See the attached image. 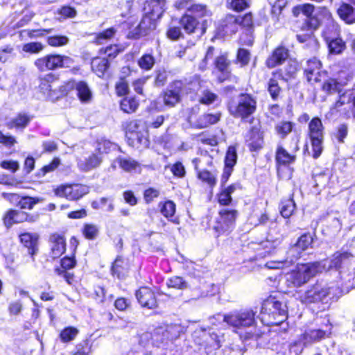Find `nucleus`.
Segmentation results:
<instances>
[{
  "label": "nucleus",
  "instance_id": "f257e3e1",
  "mask_svg": "<svg viewBox=\"0 0 355 355\" xmlns=\"http://www.w3.org/2000/svg\"><path fill=\"white\" fill-rule=\"evenodd\" d=\"M320 266L322 272L334 269L339 272L340 278L347 282H350L352 274L349 272L347 277H344L351 267L354 266L355 256L350 252L340 250L332 254L329 259L318 261Z\"/></svg>",
  "mask_w": 355,
  "mask_h": 355
},
{
  "label": "nucleus",
  "instance_id": "f03ea898",
  "mask_svg": "<svg viewBox=\"0 0 355 355\" xmlns=\"http://www.w3.org/2000/svg\"><path fill=\"white\" fill-rule=\"evenodd\" d=\"M287 316L286 306L276 297L270 296L262 304L261 320L268 326L280 324Z\"/></svg>",
  "mask_w": 355,
  "mask_h": 355
},
{
  "label": "nucleus",
  "instance_id": "7ed1b4c3",
  "mask_svg": "<svg viewBox=\"0 0 355 355\" xmlns=\"http://www.w3.org/2000/svg\"><path fill=\"white\" fill-rule=\"evenodd\" d=\"M255 314L256 313L252 309H242L234 310L224 315H219L218 318L225 320L234 332L241 334L243 330L255 326Z\"/></svg>",
  "mask_w": 355,
  "mask_h": 355
},
{
  "label": "nucleus",
  "instance_id": "20e7f679",
  "mask_svg": "<svg viewBox=\"0 0 355 355\" xmlns=\"http://www.w3.org/2000/svg\"><path fill=\"white\" fill-rule=\"evenodd\" d=\"M227 109L230 114L234 118H240L242 121H245L255 113L257 98L249 94H240L236 98L229 101Z\"/></svg>",
  "mask_w": 355,
  "mask_h": 355
},
{
  "label": "nucleus",
  "instance_id": "39448f33",
  "mask_svg": "<svg viewBox=\"0 0 355 355\" xmlns=\"http://www.w3.org/2000/svg\"><path fill=\"white\" fill-rule=\"evenodd\" d=\"M338 287L330 286L322 282H316L310 286L300 296V301L304 304L327 303L329 300L336 297Z\"/></svg>",
  "mask_w": 355,
  "mask_h": 355
},
{
  "label": "nucleus",
  "instance_id": "423d86ee",
  "mask_svg": "<svg viewBox=\"0 0 355 355\" xmlns=\"http://www.w3.org/2000/svg\"><path fill=\"white\" fill-rule=\"evenodd\" d=\"M196 336L199 338L196 343L200 345V355H215V351L221 347L224 341V335L218 332L214 328L201 329L195 332Z\"/></svg>",
  "mask_w": 355,
  "mask_h": 355
},
{
  "label": "nucleus",
  "instance_id": "0eeeda50",
  "mask_svg": "<svg viewBox=\"0 0 355 355\" xmlns=\"http://www.w3.org/2000/svg\"><path fill=\"white\" fill-rule=\"evenodd\" d=\"M300 149L298 139L295 141V146L288 153L282 146L278 145L275 153V159L278 165L277 173L280 178L289 180L292 177V169L287 167L295 162L296 156L295 153Z\"/></svg>",
  "mask_w": 355,
  "mask_h": 355
},
{
  "label": "nucleus",
  "instance_id": "6e6552de",
  "mask_svg": "<svg viewBox=\"0 0 355 355\" xmlns=\"http://www.w3.org/2000/svg\"><path fill=\"white\" fill-rule=\"evenodd\" d=\"M239 212L235 209L224 207L219 210L211 226L212 230L219 236L222 234H229L235 227Z\"/></svg>",
  "mask_w": 355,
  "mask_h": 355
},
{
  "label": "nucleus",
  "instance_id": "1a4fd4ad",
  "mask_svg": "<svg viewBox=\"0 0 355 355\" xmlns=\"http://www.w3.org/2000/svg\"><path fill=\"white\" fill-rule=\"evenodd\" d=\"M182 331V328L178 324H169L165 327H160L155 329L154 333L151 334L146 332L141 336L140 343L145 346L148 341L151 339L152 345L155 343L161 342L162 343L168 340H173L178 338Z\"/></svg>",
  "mask_w": 355,
  "mask_h": 355
},
{
  "label": "nucleus",
  "instance_id": "9d476101",
  "mask_svg": "<svg viewBox=\"0 0 355 355\" xmlns=\"http://www.w3.org/2000/svg\"><path fill=\"white\" fill-rule=\"evenodd\" d=\"M322 267L318 261L302 264L297 267V270L289 274L287 281L294 287H300L317 274L322 273Z\"/></svg>",
  "mask_w": 355,
  "mask_h": 355
},
{
  "label": "nucleus",
  "instance_id": "9b49d317",
  "mask_svg": "<svg viewBox=\"0 0 355 355\" xmlns=\"http://www.w3.org/2000/svg\"><path fill=\"white\" fill-rule=\"evenodd\" d=\"M308 135L313 150V157H319L323 150L324 126L318 117L313 118L309 123Z\"/></svg>",
  "mask_w": 355,
  "mask_h": 355
},
{
  "label": "nucleus",
  "instance_id": "f8f14e48",
  "mask_svg": "<svg viewBox=\"0 0 355 355\" xmlns=\"http://www.w3.org/2000/svg\"><path fill=\"white\" fill-rule=\"evenodd\" d=\"M126 137L133 147H146L148 144V132L138 121H130L126 128Z\"/></svg>",
  "mask_w": 355,
  "mask_h": 355
},
{
  "label": "nucleus",
  "instance_id": "ddd939ff",
  "mask_svg": "<svg viewBox=\"0 0 355 355\" xmlns=\"http://www.w3.org/2000/svg\"><path fill=\"white\" fill-rule=\"evenodd\" d=\"M73 60L69 56L61 55H48L37 59L35 66L41 71L55 70L60 67H69Z\"/></svg>",
  "mask_w": 355,
  "mask_h": 355
},
{
  "label": "nucleus",
  "instance_id": "4468645a",
  "mask_svg": "<svg viewBox=\"0 0 355 355\" xmlns=\"http://www.w3.org/2000/svg\"><path fill=\"white\" fill-rule=\"evenodd\" d=\"M89 193V188L83 184L61 185L55 189V194L69 200H77Z\"/></svg>",
  "mask_w": 355,
  "mask_h": 355
},
{
  "label": "nucleus",
  "instance_id": "2eb2a0df",
  "mask_svg": "<svg viewBox=\"0 0 355 355\" xmlns=\"http://www.w3.org/2000/svg\"><path fill=\"white\" fill-rule=\"evenodd\" d=\"M337 28L332 25L323 32V37L331 54H340L345 49V44L341 38L337 37Z\"/></svg>",
  "mask_w": 355,
  "mask_h": 355
},
{
  "label": "nucleus",
  "instance_id": "dca6fc26",
  "mask_svg": "<svg viewBox=\"0 0 355 355\" xmlns=\"http://www.w3.org/2000/svg\"><path fill=\"white\" fill-rule=\"evenodd\" d=\"M214 65L216 69L220 73L218 76V80L220 83L225 80H231L234 83L239 81V78L232 74L230 70V62L227 59V55H221L215 59Z\"/></svg>",
  "mask_w": 355,
  "mask_h": 355
},
{
  "label": "nucleus",
  "instance_id": "f3484780",
  "mask_svg": "<svg viewBox=\"0 0 355 355\" xmlns=\"http://www.w3.org/2000/svg\"><path fill=\"white\" fill-rule=\"evenodd\" d=\"M302 253V250L296 244H294L287 251L286 257L284 260L268 261L266 263V266L270 269H279L284 266H288L300 259Z\"/></svg>",
  "mask_w": 355,
  "mask_h": 355
},
{
  "label": "nucleus",
  "instance_id": "a211bd4d",
  "mask_svg": "<svg viewBox=\"0 0 355 355\" xmlns=\"http://www.w3.org/2000/svg\"><path fill=\"white\" fill-rule=\"evenodd\" d=\"M183 86L180 80H175L168 85L164 93V103L166 105L173 107L180 102Z\"/></svg>",
  "mask_w": 355,
  "mask_h": 355
},
{
  "label": "nucleus",
  "instance_id": "6ab92c4d",
  "mask_svg": "<svg viewBox=\"0 0 355 355\" xmlns=\"http://www.w3.org/2000/svg\"><path fill=\"white\" fill-rule=\"evenodd\" d=\"M136 297L142 307L149 309L157 306V302L155 293L148 287H141L136 292Z\"/></svg>",
  "mask_w": 355,
  "mask_h": 355
},
{
  "label": "nucleus",
  "instance_id": "aec40b11",
  "mask_svg": "<svg viewBox=\"0 0 355 355\" xmlns=\"http://www.w3.org/2000/svg\"><path fill=\"white\" fill-rule=\"evenodd\" d=\"M289 56V51L283 45L275 48L271 55L266 60V65L272 69L278 65L282 64Z\"/></svg>",
  "mask_w": 355,
  "mask_h": 355
},
{
  "label": "nucleus",
  "instance_id": "412c9836",
  "mask_svg": "<svg viewBox=\"0 0 355 355\" xmlns=\"http://www.w3.org/2000/svg\"><path fill=\"white\" fill-rule=\"evenodd\" d=\"M331 324H327L324 329H309L302 335L305 342L311 345L315 342H319L331 334Z\"/></svg>",
  "mask_w": 355,
  "mask_h": 355
},
{
  "label": "nucleus",
  "instance_id": "4be33fe9",
  "mask_svg": "<svg viewBox=\"0 0 355 355\" xmlns=\"http://www.w3.org/2000/svg\"><path fill=\"white\" fill-rule=\"evenodd\" d=\"M50 256L53 259L60 257L66 250V241L63 236L53 234L49 238Z\"/></svg>",
  "mask_w": 355,
  "mask_h": 355
},
{
  "label": "nucleus",
  "instance_id": "5701e85b",
  "mask_svg": "<svg viewBox=\"0 0 355 355\" xmlns=\"http://www.w3.org/2000/svg\"><path fill=\"white\" fill-rule=\"evenodd\" d=\"M321 62L316 58H313L306 61L304 68V73L309 83H316L320 81V71Z\"/></svg>",
  "mask_w": 355,
  "mask_h": 355
},
{
  "label": "nucleus",
  "instance_id": "b1692460",
  "mask_svg": "<svg viewBox=\"0 0 355 355\" xmlns=\"http://www.w3.org/2000/svg\"><path fill=\"white\" fill-rule=\"evenodd\" d=\"M155 24L149 16H144L137 26L130 31L128 37L130 38H138L148 34V31L155 28Z\"/></svg>",
  "mask_w": 355,
  "mask_h": 355
},
{
  "label": "nucleus",
  "instance_id": "393cba45",
  "mask_svg": "<svg viewBox=\"0 0 355 355\" xmlns=\"http://www.w3.org/2000/svg\"><path fill=\"white\" fill-rule=\"evenodd\" d=\"M20 241L28 250V254L31 257L33 261L35 260L34 256L38 252L37 234L23 233L19 235Z\"/></svg>",
  "mask_w": 355,
  "mask_h": 355
},
{
  "label": "nucleus",
  "instance_id": "a878e982",
  "mask_svg": "<svg viewBox=\"0 0 355 355\" xmlns=\"http://www.w3.org/2000/svg\"><path fill=\"white\" fill-rule=\"evenodd\" d=\"M103 157L96 153H92L84 159L78 161V166L83 171H89L100 166Z\"/></svg>",
  "mask_w": 355,
  "mask_h": 355
},
{
  "label": "nucleus",
  "instance_id": "bb28decb",
  "mask_svg": "<svg viewBox=\"0 0 355 355\" xmlns=\"http://www.w3.org/2000/svg\"><path fill=\"white\" fill-rule=\"evenodd\" d=\"M221 114L205 113L200 115L195 121L191 122L193 127L198 129L205 128L211 125L218 123L220 119Z\"/></svg>",
  "mask_w": 355,
  "mask_h": 355
},
{
  "label": "nucleus",
  "instance_id": "cd10ccee",
  "mask_svg": "<svg viewBox=\"0 0 355 355\" xmlns=\"http://www.w3.org/2000/svg\"><path fill=\"white\" fill-rule=\"evenodd\" d=\"M239 184H232L227 187H221L220 192L217 194L218 202L222 206H229L232 202V194L240 189Z\"/></svg>",
  "mask_w": 355,
  "mask_h": 355
},
{
  "label": "nucleus",
  "instance_id": "c85d7f7f",
  "mask_svg": "<svg viewBox=\"0 0 355 355\" xmlns=\"http://www.w3.org/2000/svg\"><path fill=\"white\" fill-rule=\"evenodd\" d=\"M302 14L307 17L311 28L315 29L320 24L321 19L318 16V12L314 6L310 3L302 5Z\"/></svg>",
  "mask_w": 355,
  "mask_h": 355
},
{
  "label": "nucleus",
  "instance_id": "c756f323",
  "mask_svg": "<svg viewBox=\"0 0 355 355\" xmlns=\"http://www.w3.org/2000/svg\"><path fill=\"white\" fill-rule=\"evenodd\" d=\"M32 118L26 113H19L7 123L9 129L15 128L17 130H23L30 123Z\"/></svg>",
  "mask_w": 355,
  "mask_h": 355
},
{
  "label": "nucleus",
  "instance_id": "7c9ffc66",
  "mask_svg": "<svg viewBox=\"0 0 355 355\" xmlns=\"http://www.w3.org/2000/svg\"><path fill=\"white\" fill-rule=\"evenodd\" d=\"M110 66V60L105 58L96 57L91 62L92 69L98 77H103Z\"/></svg>",
  "mask_w": 355,
  "mask_h": 355
},
{
  "label": "nucleus",
  "instance_id": "2f4dec72",
  "mask_svg": "<svg viewBox=\"0 0 355 355\" xmlns=\"http://www.w3.org/2000/svg\"><path fill=\"white\" fill-rule=\"evenodd\" d=\"M3 196L6 197V196H10L12 198H15V200H19L18 201V205L20 207L21 209H31L34 207L35 205L43 201V199L42 198L39 197H30V196H23L21 198H19V196L14 193H3Z\"/></svg>",
  "mask_w": 355,
  "mask_h": 355
},
{
  "label": "nucleus",
  "instance_id": "473e14b6",
  "mask_svg": "<svg viewBox=\"0 0 355 355\" xmlns=\"http://www.w3.org/2000/svg\"><path fill=\"white\" fill-rule=\"evenodd\" d=\"M337 13L343 21L347 24H353L355 22V8L345 3L340 4L337 10Z\"/></svg>",
  "mask_w": 355,
  "mask_h": 355
},
{
  "label": "nucleus",
  "instance_id": "72a5a7b5",
  "mask_svg": "<svg viewBox=\"0 0 355 355\" xmlns=\"http://www.w3.org/2000/svg\"><path fill=\"white\" fill-rule=\"evenodd\" d=\"M263 137L262 132L255 128H252L250 137L248 140V147L251 151H257L262 148Z\"/></svg>",
  "mask_w": 355,
  "mask_h": 355
},
{
  "label": "nucleus",
  "instance_id": "f704fd0d",
  "mask_svg": "<svg viewBox=\"0 0 355 355\" xmlns=\"http://www.w3.org/2000/svg\"><path fill=\"white\" fill-rule=\"evenodd\" d=\"M196 171L198 178L209 187L212 188L216 184L217 173L215 171L201 168L196 170Z\"/></svg>",
  "mask_w": 355,
  "mask_h": 355
},
{
  "label": "nucleus",
  "instance_id": "c9c22d12",
  "mask_svg": "<svg viewBox=\"0 0 355 355\" xmlns=\"http://www.w3.org/2000/svg\"><path fill=\"white\" fill-rule=\"evenodd\" d=\"M76 89L79 99L83 103H88L92 100V93L88 85L84 81H80L76 84Z\"/></svg>",
  "mask_w": 355,
  "mask_h": 355
},
{
  "label": "nucleus",
  "instance_id": "e433bc0d",
  "mask_svg": "<svg viewBox=\"0 0 355 355\" xmlns=\"http://www.w3.org/2000/svg\"><path fill=\"white\" fill-rule=\"evenodd\" d=\"M281 77V73L274 72L272 73V77L270 78L268 83V91L273 100H277L280 94L281 88L277 78Z\"/></svg>",
  "mask_w": 355,
  "mask_h": 355
},
{
  "label": "nucleus",
  "instance_id": "4c0bfd02",
  "mask_svg": "<svg viewBox=\"0 0 355 355\" xmlns=\"http://www.w3.org/2000/svg\"><path fill=\"white\" fill-rule=\"evenodd\" d=\"M116 162L121 168L127 172L136 171L140 166L139 163L131 157L120 156L116 158Z\"/></svg>",
  "mask_w": 355,
  "mask_h": 355
},
{
  "label": "nucleus",
  "instance_id": "58836bf2",
  "mask_svg": "<svg viewBox=\"0 0 355 355\" xmlns=\"http://www.w3.org/2000/svg\"><path fill=\"white\" fill-rule=\"evenodd\" d=\"M160 211L166 218H172L171 220L175 224L179 223L177 218H173L175 212V204L171 200L159 203Z\"/></svg>",
  "mask_w": 355,
  "mask_h": 355
},
{
  "label": "nucleus",
  "instance_id": "ea45409f",
  "mask_svg": "<svg viewBox=\"0 0 355 355\" xmlns=\"http://www.w3.org/2000/svg\"><path fill=\"white\" fill-rule=\"evenodd\" d=\"M345 83L338 82L336 79L329 78L322 85V90L329 94H340Z\"/></svg>",
  "mask_w": 355,
  "mask_h": 355
},
{
  "label": "nucleus",
  "instance_id": "a19ab883",
  "mask_svg": "<svg viewBox=\"0 0 355 355\" xmlns=\"http://www.w3.org/2000/svg\"><path fill=\"white\" fill-rule=\"evenodd\" d=\"M239 21V18H238V17L232 15H227L221 23L223 31L227 34L229 33H235L237 30Z\"/></svg>",
  "mask_w": 355,
  "mask_h": 355
},
{
  "label": "nucleus",
  "instance_id": "79ce46f5",
  "mask_svg": "<svg viewBox=\"0 0 355 355\" xmlns=\"http://www.w3.org/2000/svg\"><path fill=\"white\" fill-rule=\"evenodd\" d=\"M127 263L121 257H117L114 261L112 267V272L113 275H116L118 278H123L128 272Z\"/></svg>",
  "mask_w": 355,
  "mask_h": 355
},
{
  "label": "nucleus",
  "instance_id": "37998d69",
  "mask_svg": "<svg viewBox=\"0 0 355 355\" xmlns=\"http://www.w3.org/2000/svg\"><path fill=\"white\" fill-rule=\"evenodd\" d=\"M116 148L117 145L116 144L105 138H101L97 140L96 152L102 156L103 154L109 153Z\"/></svg>",
  "mask_w": 355,
  "mask_h": 355
},
{
  "label": "nucleus",
  "instance_id": "c03bdc74",
  "mask_svg": "<svg viewBox=\"0 0 355 355\" xmlns=\"http://www.w3.org/2000/svg\"><path fill=\"white\" fill-rule=\"evenodd\" d=\"M139 106V101L135 97H125L121 101V109L125 113L135 112Z\"/></svg>",
  "mask_w": 355,
  "mask_h": 355
},
{
  "label": "nucleus",
  "instance_id": "a18cd8bd",
  "mask_svg": "<svg viewBox=\"0 0 355 355\" xmlns=\"http://www.w3.org/2000/svg\"><path fill=\"white\" fill-rule=\"evenodd\" d=\"M180 24L187 33H192L196 28L198 22L193 17L191 16L190 15H185L182 17Z\"/></svg>",
  "mask_w": 355,
  "mask_h": 355
},
{
  "label": "nucleus",
  "instance_id": "49530a36",
  "mask_svg": "<svg viewBox=\"0 0 355 355\" xmlns=\"http://www.w3.org/2000/svg\"><path fill=\"white\" fill-rule=\"evenodd\" d=\"M213 158L211 156L205 154L199 157L194 158L192 160V164L195 170L201 168H206L205 166L210 167L212 166Z\"/></svg>",
  "mask_w": 355,
  "mask_h": 355
},
{
  "label": "nucleus",
  "instance_id": "de8ad7c7",
  "mask_svg": "<svg viewBox=\"0 0 355 355\" xmlns=\"http://www.w3.org/2000/svg\"><path fill=\"white\" fill-rule=\"evenodd\" d=\"M280 213L284 218H289L295 209V203L293 199H287L282 201L280 205Z\"/></svg>",
  "mask_w": 355,
  "mask_h": 355
},
{
  "label": "nucleus",
  "instance_id": "09e8293b",
  "mask_svg": "<svg viewBox=\"0 0 355 355\" xmlns=\"http://www.w3.org/2000/svg\"><path fill=\"white\" fill-rule=\"evenodd\" d=\"M189 12L195 15L196 17H202L211 15L210 11L207 9V6L200 3H193L188 6Z\"/></svg>",
  "mask_w": 355,
  "mask_h": 355
},
{
  "label": "nucleus",
  "instance_id": "8fccbe9b",
  "mask_svg": "<svg viewBox=\"0 0 355 355\" xmlns=\"http://www.w3.org/2000/svg\"><path fill=\"white\" fill-rule=\"evenodd\" d=\"M69 39L65 35H52L47 37V43L53 47H60L67 45Z\"/></svg>",
  "mask_w": 355,
  "mask_h": 355
},
{
  "label": "nucleus",
  "instance_id": "3c124183",
  "mask_svg": "<svg viewBox=\"0 0 355 355\" xmlns=\"http://www.w3.org/2000/svg\"><path fill=\"white\" fill-rule=\"evenodd\" d=\"M307 345H309L305 342L303 336L301 334L297 340H294L289 345V348L291 352L298 355L302 353L304 347Z\"/></svg>",
  "mask_w": 355,
  "mask_h": 355
},
{
  "label": "nucleus",
  "instance_id": "603ef678",
  "mask_svg": "<svg viewBox=\"0 0 355 355\" xmlns=\"http://www.w3.org/2000/svg\"><path fill=\"white\" fill-rule=\"evenodd\" d=\"M237 161V153L235 147L230 146L226 152L225 166L233 168Z\"/></svg>",
  "mask_w": 355,
  "mask_h": 355
},
{
  "label": "nucleus",
  "instance_id": "864d4df0",
  "mask_svg": "<svg viewBox=\"0 0 355 355\" xmlns=\"http://www.w3.org/2000/svg\"><path fill=\"white\" fill-rule=\"evenodd\" d=\"M293 127L291 122L281 121L275 125V130L282 138H284L292 131Z\"/></svg>",
  "mask_w": 355,
  "mask_h": 355
},
{
  "label": "nucleus",
  "instance_id": "5fc2aeb1",
  "mask_svg": "<svg viewBox=\"0 0 355 355\" xmlns=\"http://www.w3.org/2000/svg\"><path fill=\"white\" fill-rule=\"evenodd\" d=\"M168 287L184 290L188 288L187 282L181 277H171L166 283Z\"/></svg>",
  "mask_w": 355,
  "mask_h": 355
},
{
  "label": "nucleus",
  "instance_id": "6e6d98bb",
  "mask_svg": "<svg viewBox=\"0 0 355 355\" xmlns=\"http://www.w3.org/2000/svg\"><path fill=\"white\" fill-rule=\"evenodd\" d=\"M313 240L312 235L310 233H306L299 237L295 244L304 252L311 246Z\"/></svg>",
  "mask_w": 355,
  "mask_h": 355
},
{
  "label": "nucleus",
  "instance_id": "4d7b16f0",
  "mask_svg": "<svg viewBox=\"0 0 355 355\" xmlns=\"http://www.w3.org/2000/svg\"><path fill=\"white\" fill-rule=\"evenodd\" d=\"M315 186L316 187H326L330 179V174L326 171L320 172L313 175Z\"/></svg>",
  "mask_w": 355,
  "mask_h": 355
},
{
  "label": "nucleus",
  "instance_id": "13d9d810",
  "mask_svg": "<svg viewBox=\"0 0 355 355\" xmlns=\"http://www.w3.org/2000/svg\"><path fill=\"white\" fill-rule=\"evenodd\" d=\"M155 58L150 54H144L138 61L139 66L144 70H150L155 64Z\"/></svg>",
  "mask_w": 355,
  "mask_h": 355
},
{
  "label": "nucleus",
  "instance_id": "bf43d9fd",
  "mask_svg": "<svg viewBox=\"0 0 355 355\" xmlns=\"http://www.w3.org/2000/svg\"><path fill=\"white\" fill-rule=\"evenodd\" d=\"M197 139L202 144L211 146H216L218 144L216 137L207 132H202L198 135Z\"/></svg>",
  "mask_w": 355,
  "mask_h": 355
},
{
  "label": "nucleus",
  "instance_id": "052dcab7",
  "mask_svg": "<svg viewBox=\"0 0 355 355\" xmlns=\"http://www.w3.org/2000/svg\"><path fill=\"white\" fill-rule=\"evenodd\" d=\"M51 29H39V30H22L20 31V36L24 38L28 37L30 38H36L43 37L44 33H50Z\"/></svg>",
  "mask_w": 355,
  "mask_h": 355
},
{
  "label": "nucleus",
  "instance_id": "680f3d73",
  "mask_svg": "<svg viewBox=\"0 0 355 355\" xmlns=\"http://www.w3.org/2000/svg\"><path fill=\"white\" fill-rule=\"evenodd\" d=\"M98 227L93 224H86L83 227V234L87 239L93 240L98 234Z\"/></svg>",
  "mask_w": 355,
  "mask_h": 355
},
{
  "label": "nucleus",
  "instance_id": "e2e57ef3",
  "mask_svg": "<svg viewBox=\"0 0 355 355\" xmlns=\"http://www.w3.org/2000/svg\"><path fill=\"white\" fill-rule=\"evenodd\" d=\"M77 334L78 330L74 327H70L63 329L60 334V337L62 341L67 343L73 340Z\"/></svg>",
  "mask_w": 355,
  "mask_h": 355
},
{
  "label": "nucleus",
  "instance_id": "0e129e2a",
  "mask_svg": "<svg viewBox=\"0 0 355 355\" xmlns=\"http://www.w3.org/2000/svg\"><path fill=\"white\" fill-rule=\"evenodd\" d=\"M250 60V53L249 51L245 49H239L237 51L236 61L240 64L241 67L248 64Z\"/></svg>",
  "mask_w": 355,
  "mask_h": 355
},
{
  "label": "nucleus",
  "instance_id": "69168bd1",
  "mask_svg": "<svg viewBox=\"0 0 355 355\" xmlns=\"http://www.w3.org/2000/svg\"><path fill=\"white\" fill-rule=\"evenodd\" d=\"M116 31L114 28H107L97 35L96 37V42L98 44H102L107 40L112 38L114 35Z\"/></svg>",
  "mask_w": 355,
  "mask_h": 355
},
{
  "label": "nucleus",
  "instance_id": "338daca9",
  "mask_svg": "<svg viewBox=\"0 0 355 355\" xmlns=\"http://www.w3.org/2000/svg\"><path fill=\"white\" fill-rule=\"evenodd\" d=\"M116 93L118 96H125L129 92V85L128 81L122 78L115 85Z\"/></svg>",
  "mask_w": 355,
  "mask_h": 355
},
{
  "label": "nucleus",
  "instance_id": "774afa93",
  "mask_svg": "<svg viewBox=\"0 0 355 355\" xmlns=\"http://www.w3.org/2000/svg\"><path fill=\"white\" fill-rule=\"evenodd\" d=\"M348 134V126L347 124H340L339 125L336 132H334V137L337 139L338 142L343 143L345 139L347 136Z\"/></svg>",
  "mask_w": 355,
  "mask_h": 355
}]
</instances>
